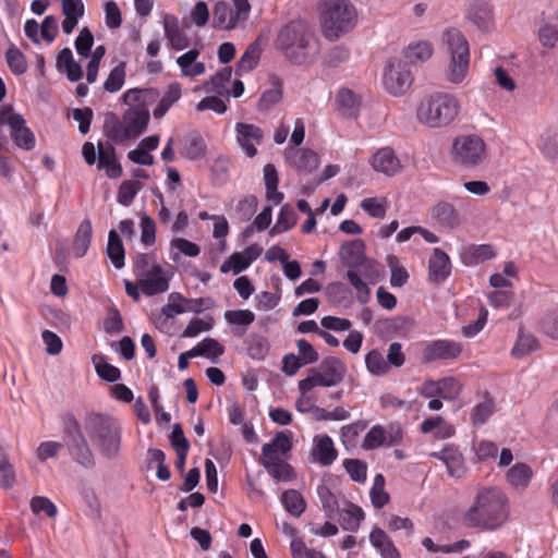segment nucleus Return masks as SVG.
<instances>
[{
  "label": "nucleus",
  "mask_w": 558,
  "mask_h": 558,
  "mask_svg": "<svg viewBox=\"0 0 558 558\" xmlns=\"http://www.w3.org/2000/svg\"><path fill=\"white\" fill-rule=\"evenodd\" d=\"M277 48L295 65H308L318 53V45L311 26L302 20L284 25L276 41Z\"/></svg>",
  "instance_id": "f257e3e1"
},
{
  "label": "nucleus",
  "mask_w": 558,
  "mask_h": 558,
  "mask_svg": "<svg viewBox=\"0 0 558 558\" xmlns=\"http://www.w3.org/2000/svg\"><path fill=\"white\" fill-rule=\"evenodd\" d=\"M507 497L498 488H485L475 497L473 505L463 517L468 527L495 530L507 519Z\"/></svg>",
  "instance_id": "f03ea898"
},
{
  "label": "nucleus",
  "mask_w": 558,
  "mask_h": 558,
  "mask_svg": "<svg viewBox=\"0 0 558 558\" xmlns=\"http://www.w3.org/2000/svg\"><path fill=\"white\" fill-rule=\"evenodd\" d=\"M357 22V12L350 0H322L320 26L326 39L335 41L351 32Z\"/></svg>",
  "instance_id": "7ed1b4c3"
},
{
  "label": "nucleus",
  "mask_w": 558,
  "mask_h": 558,
  "mask_svg": "<svg viewBox=\"0 0 558 558\" xmlns=\"http://www.w3.org/2000/svg\"><path fill=\"white\" fill-rule=\"evenodd\" d=\"M85 429L99 449V452L107 459L118 457L121 445V427L118 421L101 413H89L84 421Z\"/></svg>",
  "instance_id": "20e7f679"
},
{
  "label": "nucleus",
  "mask_w": 558,
  "mask_h": 558,
  "mask_svg": "<svg viewBox=\"0 0 558 558\" xmlns=\"http://www.w3.org/2000/svg\"><path fill=\"white\" fill-rule=\"evenodd\" d=\"M458 99L448 93H434L421 100L416 108L418 123L438 129L449 125L459 114Z\"/></svg>",
  "instance_id": "39448f33"
},
{
  "label": "nucleus",
  "mask_w": 558,
  "mask_h": 558,
  "mask_svg": "<svg viewBox=\"0 0 558 558\" xmlns=\"http://www.w3.org/2000/svg\"><path fill=\"white\" fill-rule=\"evenodd\" d=\"M63 441L71 458L84 466L92 469L95 466V456L87 442L78 421L72 413L63 417Z\"/></svg>",
  "instance_id": "423d86ee"
},
{
  "label": "nucleus",
  "mask_w": 558,
  "mask_h": 558,
  "mask_svg": "<svg viewBox=\"0 0 558 558\" xmlns=\"http://www.w3.org/2000/svg\"><path fill=\"white\" fill-rule=\"evenodd\" d=\"M451 155L456 165L474 169L486 158V144L478 135H461L453 140Z\"/></svg>",
  "instance_id": "0eeeda50"
},
{
  "label": "nucleus",
  "mask_w": 558,
  "mask_h": 558,
  "mask_svg": "<svg viewBox=\"0 0 558 558\" xmlns=\"http://www.w3.org/2000/svg\"><path fill=\"white\" fill-rule=\"evenodd\" d=\"M320 372L311 368L312 375L299 381V390L311 391L316 386L332 387L340 384L347 373L343 362L336 356L325 357L319 365Z\"/></svg>",
  "instance_id": "6e6552de"
},
{
  "label": "nucleus",
  "mask_w": 558,
  "mask_h": 558,
  "mask_svg": "<svg viewBox=\"0 0 558 558\" xmlns=\"http://www.w3.org/2000/svg\"><path fill=\"white\" fill-rule=\"evenodd\" d=\"M0 121L7 122L10 135L15 145L22 149L31 150L35 146V135L22 114L14 112L12 106L5 105L0 108Z\"/></svg>",
  "instance_id": "1a4fd4ad"
},
{
  "label": "nucleus",
  "mask_w": 558,
  "mask_h": 558,
  "mask_svg": "<svg viewBox=\"0 0 558 558\" xmlns=\"http://www.w3.org/2000/svg\"><path fill=\"white\" fill-rule=\"evenodd\" d=\"M442 43L451 54V63L454 69L466 70L469 68V43L463 33L454 27H448L442 33Z\"/></svg>",
  "instance_id": "9d476101"
},
{
  "label": "nucleus",
  "mask_w": 558,
  "mask_h": 558,
  "mask_svg": "<svg viewBox=\"0 0 558 558\" xmlns=\"http://www.w3.org/2000/svg\"><path fill=\"white\" fill-rule=\"evenodd\" d=\"M433 53V47L427 41H421L409 45L402 52L403 59L389 58L386 70H395L396 68L421 66L427 61Z\"/></svg>",
  "instance_id": "9b49d317"
},
{
  "label": "nucleus",
  "mask_w": 558,
  "mask_h": 558,
  "mask_svg": "<svg viewBox=\"0 0 558 558\" xmlns=\"http://www.w3.org/2000/svg\"><path fill=\"white\" fill-rule=\"evenodd\" d=\"M124 138L138 137L142 135L149 123L150 114L145 105L130 107L123 113Z\"/></svg>",
  "instance_id": "f8f14e48"
},
{
  "label": "nucleus",
  "mask_w": 558,
  "mask_h": 558,
  "mask_svg": "<svg viewBox=\"0 0 558 558\" xmlns=\"http://www.w3.org/2000/svg\"><path fill=\"white\" fill-rule=\"evenodd\" d=\"M462 352L460 343L451 340H436L427 344L423 351V362L456 359Z\"/></svg>",
  "instance_id": "ddd939ff"
},
{
  "label": "nucleus",
  "mask_w": 558,
  "mask_h": 558,
  "mask_svg": "<svg viewBox=\"0 0 558 558\" xmlns=\"http://www.w3.org/2000/svg\"><path fill=\"white\" fill-rule=\"evenodd\" d=\"M292 447L291 432H278L270 442L263 445L262 457L258 459V462L278 460L281 456H287L292 450Z\"/></svg>",
  "instance_id": "4468645a"
},
{
  "label": "nucleus",
  "mask_w": 558,
  "mask_h": 558,
  "mask_svg": "<svg viewBox=\"0 0 558 558\" xmlns=\"http://www.w3.org/2000/svg\"><path fill=\"white\" fill-rule=\"evenodd\" d=\"M412 72H383L381 83L385 90L393 96L405 95L413 85Z\"/></svg>",
  "instance_id": "2eb2a0df"
},
{
  "label": "nucleus",
  "mask_w": 558,
  "mask_h": 558,
  "mask_svg": "<svg viewBox=\"0 0 558 558\" xmlns=\"http://www.w3.org/2000/svg\"><path fill=\"white\" fill-rule=\"evenodd\" d=\"M337 110L345 119H356L362 107V98L348 87H342L336 95Z\"/></svg>",
  "instance_id": "dca6fc26"
},
{
  "label": "nucleus",
  "mask_w": 558,
  "mask_h": 558,
  "mask_svg": "<svg viewBox=\"0 0 558 558\" xmlns=\"http://www.w3.org/2000/svg\"><path fill=\"white\" fill-rule=\"evenodd\" d=\"M451 274V262L441 248H434L428 262V277L434 283L444 282Z\"/></svg>",
  "instance_id": "f3484780"
},
{
  "label": "nucleus",
  "mask_w": 558,
  "mask_h": 558,
  "mask_svg": "<svg viewBox=\"0 0 558 558\" xmlns=\"http://www.w3.org/2000/svg\"><path fill=\"white\" fill-rule=\"evenodd\" d=\"M341 263L350 268H356L364 264L365 257V242L362 239H355L344 242L339 251Z\"/></svg>",
  "instance_id": "a211bd4d"
},
{
  "label": "nucleus",
  "mask_w": 558,
  "mask_h": 558,
  "mask_svg": "<svg viewBox=\"0 0 558 558\" xmlns=\"http://www.w3.org/2000/svg\"><path fill=\"white\" fill-rule=\"evenodd\" d=\"M235 130L238 133V142L241 147L245 150L248 157H254L257 154V149L254 144L248 142V140H253L259 144L264 137L263 130L254 124L243 122H238Z\"/></svg>",
  "instance_id": "6ab92c4d"
},
{
  "label": "nucleus",
  "mask_w": 558,
  "mask_h": 558,
  "mask_svg": "<svg viewBox=\"0 0 558 558\" xmlns=\"http://www.w3.org/2000/svg\"><path fill=\"white\" fill-rule=\"evenodd\" d=\"M268 262L279 260L282 264L283 272L290 280H296L302 275L300 263L294 259L290 260L288 253L280 246L275 245L270 247L265 255Z\"/></svg>",
  "instance_id": "aec40b11"
},
{
  "label": "nucleus",
  "mask_w": 558,
  "mask_h": 558,
  "mask_svg": "<svg viewBox=\"0 0 558 558\" xmlns=\"http://www.w3.org/2000/svg\"><path fill=\"white\" fill-rule=\"evenodd\" d=\"M311 456L314 461L327 466L330 465L338 456L332 439L328 435L315 437V445L312 449Z\"/></svg>",
  "instance_id": "412c9836"
},
{
  "label": "nucleus",
  "mask_w": 558,
  "mask_h": 558,
  "mask_svg": "<svg viewBox=\"0 0 558 558\" xmlns=\"http://www.w3.org/2000/svg\"><path fill=\"white\" fill-rule=\"evenodd\" d=\"M371 163L375 171L387 175H393L401 168L399 159L390 147L380 148L373 156Z\"/></svg>",
  "instance_id": "4be33fe9"
},
{
  "label": "nucleus",
  "mask_w": 558,
  "mask_h": 558,
  "mask_svg": "<svg viewBox=\"0 0 558 558\" xmlns=\"http://www.w3.org/2000/svg\"><path fill=\"white\" fill-rule=\"evenodd\" d=\"M468 19L481 31L490 28L494 21L493 8L485 1H474L468 13Z\"/></svg>",
  "instance_id": "5701e85b"
},
{
  "label": "nucleus",
  "mask_w": 558,
  "mask_h": 558,
  "mask_svg": "<svg viewBox=\"0 0 558 558\" xmlns=\"http://www.w3.org/2000/svg\"><path fill=\"white\" fill-rule=\"evenodd\" d=\"M432 456L440 459L447 466V471L452 477H461L465 472L462 454L456 448L446 447L440 452H434Z\"/></svg>",
  "instance_id": "b1692460"
},
{
  "label": "nucleus",
  "mask_w": 558,
  "mask_h": 558,
  "mask_svg": "<svg viewBox=\"0 0 558 558\" xmlns=\"http://www.w3.org/2000/svg\"><path fill=\"white\" fill-rule=\"evenodd\" d=\"M267 473L277 482H291L296 478L293 466L279 458L278 460H265L258 462Z\"/></svg>",
  "instance_id": "393cba45"
},
{
  "label": "nucleus",
  "mask_w": 558,
  "mask_h": 558,
  "mask_svg": "<svg viewBox=\"0 0 558 558\" xmlns=\"http://www.w3.org/2000/svg\"><path fill=\"white\" fill-rule=\"evenodd\" d=\"M432 216L441 226L453 229L461 223V216L456 207L449 203L441 201L432 209Z\"/></svg>",
  "instance_id": "a878e982"
},
{
  "label": "nucleus",
  "mask_w": 558,
  "mask_h": 558,
  "mask_svg": "<svg viewBox=\"0 0 558 558\" xmlns=\"http://www.w3.org/2000/svg\"><path fill=\"white\" fill-rule=\"evenodd\" d=\"M240 24L234 16L233 9L225 1L215 4L213 12V26L220 29H234Z\"/></svg>",
  "instance_id": "bb28decb"
},
{
  "label": "nucleus",
  "mask_w": 558,
  "mask_h": 558,
  "mask_svg": "<svg viewBox=\"0 0 558 558\" xmlns=\"http://www.w3.org/2000/svg\"><path fill=\"white\" fill-rule=\"evenodd\" d=\"M369 541L380 551L383 558H401L391 538L380 527H374L371 531Z\"/></svg>",
  "instance_id": "cd10ccee"
},
{
  "label": "nucleus",
  "mask_w": 558,
  "mask_h": 558,
  "mask_svg": "<svg viewBox=\"0 0 558 558\" xmlns=\"http://www.w3.org/2000/svg\"><path fill=\"white\" fill-rule=\"evenodd\" d=\"M163 28L167 39L172 48L182 50L187 47L189 39L184 32L180 29L178 19L173 15H166L163 19Z\"/></svg>",
  "instance_id": "c85d7f7f"
},
{
  "label": "nucleus",
  "mask_w": 558,
  "mask_h": 558,
  "mask_svg": "<svg viewBox=\"0 0 558 558\" xmlns=\"http://www.w3.org/2000/svg\"><path fill=\"white\" fill-rule=\"evenodd\" d=\"M330 303L349 308L352 305V291L343 282H331L325 288Z\"/></svg>",
  "instance_id": "c756f323"
},
{
  "label": "nucleus",
  "mask_w": 558,
  "mask_h": 558,
  "mask_svg": "<svg viewBox=\"0 0 558 558\" xmlns=\"http://www.w3.org/2000/svg\"><path fill=\"white\" fill-rule=\"evenodd\" d=\"M106 254L117 269H121L124 266V246L119 233L114 229L108 232Z\"/></svg>",
  "instance_id": "7c9ffc66"
},
{
  "label": "nucleus",
  "mask_w": 558,
  "mask_h": 558,
  "mask_svg": "<svg viewBox=\"0 0 558 558\" xmlns=\"http://www.w3.org/2000/svg\"><path fill=\"white\" fill-rule=\"evenodd\" d=\"M291 165L299 171L311 173L319 166V156L310 148L295 150L291 157Z\"/></svg>",
  "instance_id": "2f4dec72"
},
{
  "label": "nucleus",
  "mask_w": 558,
  "mask_h": 558,
  "mask_svg": "<svg viewBox=\"0 0 558 558\" xmlns=\"http://www.w3.org/2000/svg\"><path fill=\"white\" fill-rule=\"evenodd\" d=\"M495 257L494 247L489 244L470 245L461 255L463 264L477 265Z\"/></svg>",
  "instance_id": "473e14b6"
},
{
  "label": "nucleus",
  "mask_w": 558,
  "mask_h": 558,
  "mask_svg": "<svg viewBox=\"0 0 558 558\" xmlns=\"http://www.w3.org/2000/svg\"><path fill=\"white\" fill-rule=\"evenodd\" d=\"M225 318L228 324L236 325L233 329L235 336L241 337L246 332V327L255 320V315L250 310L227 311Z\"/></svg>",
  "instance_id": "72a5a7b5"
},
{
  "label": "nucleus",
  "mask_w": 558,
  "mask_h": 558,
  "mask_svg": "<svg viewBox=\"0 0 558 558\" xmlns=\"http://www.w3.org/2000/svg\"><path fill=\"white\" fill-rule=\"evenodd\" d=\"M271 77V88L266 89L257 104L258 111H268L282 99V81L274 75Z\"/></svg>",
  "instance_id": "f704fd0d"
},
{
  "label": "nucleus",
  "mask_w": 558,
  "mask_h": 558,
  "mask_svg": "<svg viewBox=\"0 0 558 558\" xmlns=\"http://www.w3.org/2000/svg\"><path fill=\"white\" fill-rule=\"evenodd\" d=\"M206 149L203 137L197 133H193L185 137L180 154L186 159L198 160L206 155Z\"/></svg>",
  "instance_id": "c9c22d12"
},
{
  "label": "nucleus",
  "mask_w": 558,
  "mask_h": 558,
  "mask_svg": "<svg viewBox=\"0 0 558 558\" xmlns=\"http://www.w3.org/2000/svg\"><path fill=\"white\" fill-rule=\"evenodd\" d=\"M296 221L298 214L295 213L294 208L289 204L282 205L277 222L269 230V235L274 236L290 230L296 225Z\"/></svg>",
  "instance_id": "e433bc0d"
},
{
  "label": "nucleus",
  "mask_w": 558,
  "mask_h": 558,
  "mask_svg": "<svg viewBox=\"0 0 558 558\" xmlns=\"http://www.w3.org/2000/svg\"><path fill=\"white\" fill-rule=\"evenodd\" d=\"M364 518L365 513L363 509L348 501V508L343 510V513L340 515V524L345 531L356 532Z\"/></svg>",
  "instance_id": "4c0bfd02"
},
{
  "label": "nucleus",
  "mask_w": 558,
  "mask_h": 558,
  "mask_svg": "<svg viewBox=\"0 0 558 558\" xmlns=\"http://www.w3.org/2000/svg\"><path fill=\"white\" fill-rule=\"evenodd\" d=\"M92 234H93V227H92V222L89 219H84L77 230H76V233H75V236H74V248L76 250V256L77 257H82L86 254L89 245H90V241H92Z\"/></svg>",
  "instance_id": "58836bf2"
},
{
  "label": "nucleus",
  "mask_w": 558,
  "mask_h": 558,
  "mask_svg": "<svg viewBox=\"0 0 558 558\" xmlns=\"http://www.w3.org/2000/svg\"><path fill=\"white\" fill-rule=\"evenodd\" d=\"M532 475V469L527 464L517 463L508 470L506 476L513 487L524 489L529 485Z\"/></svg>",
  "instance_id": "ea45409f"
},
{
  "label": "nucleus",
  "mask_w": 558,
  "mask_h": 558,
  "mask_svg": "<svg viewBox=\"0 0 558 558\" xmlns=\"http://www.w3.org/2000/svg\"><path fill=\"white\" fill-rule=\"evenodd\" d=\"M92 361L95 365V369L97 375L108 383H116L120 379L121 373L120 369L110 363H108L107 357L102 354H94L92 356Z\"/></svg>",
  "instance_id": "a19ab883"
},
{
  "label": "nucleus",
  "mask_w": 558,
  "mask_h": 558,
  "mask_svg": "<svg viewBox=\"0 0 558 558\" xmlns=\"http://www.w3.org/2000/svg\"><path fill=\"white\" fill-rule=\"evenodd\" d=\"M281 501L286 510L294 517H300L306 509V501L296 489L284 490Z\"/></svg>",
  "instance_id": "79ce46f5"
},
{
  "label": "nucleus",
  "mask_w": 558,
  "mask_h": 558,
  "mask_svg": "<svg viewBox=\"0 0 558 558\" xmlns=\"http://www.w3.org/2000/svg\"><path fill=\"white\" fill-rule=\"evenodd\" d=\"M124 124L121 122L118 114L114 112H107L104 120V133L113 142L122 143L126 141L123 136Z\"/></svg>",
  "instance_id": "37998d69"
},
{
  "label": "nucleus",
  "mask_w": 558,
  "mask_h": 558,
  "mask_svg": "<svg viewBox=\"0 0 558 558\" xmlns=\"http://www.w3.org/2000/svg\"><path fill=\"white\" fill-rule=\"evenodd\" d=\"M15 483V469L9 460L5 449L0 446V487L10 489Z\"/></svg>",
  "instance_id": "c03bdc74"
},
{
  "label": "nucleus",
  "mask_w": 558,
  "mask_h": 558,
  "mask_svg": "<svg viewBox=\"0 0 558 558\" xmlns=\"http://www.w3.org/2000/svg\"><path fill=\"white\" fill-rule=\"evenodd\" d=\"M244 343L246 344L247 354L254 360H263L268 354L269 342L264 336L250 335Z\"/></svg>",
  "instance_id": "a18cd8bd"
},
{
  "label": "nucleus",
  "mask_w": 558,
  "mask_h": 558,
  "mask_svg": "<svg viewBox=\"0 0 558 558\" xmlns=\"http://www.w3.org/2000/svg\"><path fill=\"white\" fill-rule=\"evenodd\" d=\"M262 56L260 40L256 39L248 45L238 62V70H254L259 64Z\"/></svg>",
  "instance_id": "49530a36"
},
{
  "label": "nucleus",
  "mask_w": 558,
  "mask_h": 558,
  "mask_svg": "<svg viewBox=\"0 0 558 558\" xmlns=\"http://www.w3.org/2000/svg\"><path fill=\"white\" fill-rule=\"evenodd\" d=\"M140 287L147 296L163 293L169 289V279L167 277H149L148 275L140 278Z\"/></svg>",
  "instance_id": "de8ad7c7"
},
{
  "label": "nucleus",
  "mask_w": 558,
  "mask_h": 558,
  "mask_svg": "<svg viewBox=\"0 0 558 558\" xmlns=\"http://www.w3.org/2000/svg\"><path fill=\"white\" fill-rule=\"evenodd\" d=\"M538 349V341L533 335H525L523 328H519L518 340L512 348L511 354L514 357H522Z\"/></svg>",
  "instance_id": "09e8293b"
},
{
  "label": "nucleus",
  "mask_w": 558,
  "mask_h": 558,
  "mask_svg": "<svg viewBox=\"0 0 558 558\" xmlns=\"http://www.w3.org/2000/svg\"><path fill=\"white\" fill-rule=\"evenodd\" d=\"M317 495L319 497L326 517L329 519H333L336 513L339 512V504L337 497L326 485L318 486Z\"/></svg>",
  "instance_id": "8fccbe9b"
},
{
  "label": "nucleus",
  "mask_w": 558,
  "mask_h": 558,
  "mask_svg": "<svg viewBox=\"0 0 558 558\" xmlns=\"http://www.w3.org/2000/svg\"><path fill=\"white\" fill-rule=\"evenodd\" d=\"M142 187L143 184L138 180L123 181L118 190V202L123 206H130Z\"/></svg>",
  "instance_id": "3c124183"
},
{
  "label": "nucleus",
  "mask_w": 558,
  "mask_h": 558,
  "mask_svg": "<svg viewBox=\"0 0 558 558\" xmlns=\"http://www.w3.org/2000/svg\"><path fill=\"white\" fill-rule=\"evenodd\" d=\"M387 264L391 270L390 284L397 288L403 287L409 280V274L407 269L399 264V258L390 254L387 256Z\"/></svg>",
  "instance_id": "603ef678"
},
{
  "label": "nucleus",
  "mask_w": 558,
  "mask_h": 558,
  "mask_svg": "<svg viewBox=\"0 0 558 558\" xmlns=\"http://www.w3.org/2000/svg\"><path fill=\"white\" fill-rule=\"evenodd\" d=\"M372 505L380 509L390 500V496L385 492V477L383 474H377L374 478L373 487L369 492Z\"/></svg>",
  "instance_id": "864d4df0"
},
{
  "label": "nucleus",
  "mask_w": 558,
  "mask_h": 558,
  "mask_svg": "<svg viewBox=\"0 0 558 558\" xmlns=\"http://www.w3.org/2000/svg\"><path fill=\"white\" fill-rule=\"evenodd\" d=\"M461 392V386L453 377H446L437 381L436 396L445 400H453Z\"/></svg>",
  "instance_id": "5fc2aeb1"
},
{
  "label": "nucleus",
  "mask_w": 558,
  "mask_h": 558,
  "mask_svg": "<svg viewBox=\"0 0 558 558\" xmlns=\"http://www.w3.org/2000/svg\"><path fill=\"white\" fill-rule=\"evenodd\" d=\"M495 411V402L493 398L486 395V398L483 402L478 403L472 413V423L474 426L483 425L487 422L490 415Z\"/></svg>",
  "instance_id": "6e6d98bb"
},
{
  "label": "nucleus",
  "mask_w": 558,
  "mask_h": 558,
  "mask_svg": "<svg viewBox=\"0 0 558 558\" xmlns=\"http://www.w3.org/2000/svg\"><path fill=\"white\" fill-rule=\"evenodd\" d=\"M366 367L373 375H383L389 371V366L378 350L369 351L365 356Z\"/></svg>",
  "instance_id": "4d7b16f0"
},
{
  "label": "nucleus",
  "mask_w": 558,
  "mask_h": 558,
  "mask_svg": "<svg viewBox=\"0 0 558 558\" xmlns=\"http://www.w3.org/2000/svg\"><path fill=\"white\" fill-rule=\"evenodd\" d=\"M347 278L349 282L352 284V287L356 290L357 295L356 299L361 304H366L369 300L371 290L366 282H364L359 274L353 270L349 269L347 271Z\"/></svg>",
  "instance_id": "13d9d810"
},
{
  "label": "nucleus",
  "mask_w": 558,
  "mask_h": 558,
  "mask_svg": "<svg viewBox=\"0 0 558 558\" xmlns=\"http://www.w3.org/2000/svg\"><path fill=\"white\" fill-rule=\"evenodd\" d=\"M343 466L352 481L363 483L366 480L367 465L359 459H345Z\"/></svg>",
  "instance_id": "bf43d9fd"
},
{
  "label": "nucleus",
  "mask_w": 558,
  "mask_h": 558,
  "mask_svg": "<svg viewBox=\"0 0 558 558\" xmlns=\"http://www.w3.org/2000/svg\"><path fill=\"white\" fill-rule=\"evenodd\" d=\"M386 441V432L380 425L373 426L364 437L362 448L365 450H373Z\"/></svg>",
  "instance_id": "052dcab7"
},
{
  "label": "nucleus",
  "mask_w": 558,
  "mask_h": 558,
  "mask_svg": "<svg viewBox=\"0 0 558 558\" xmlns=\"http://www.w3.org/2000/svg\"><path fill=\"white\" fill-rule=\"evenodd\" d=\"M29 506L35 514L45 512L49 518H54L58 513L57 507L47 497L35 496L31 499Z\"/></svg>",
  "instance_id": "680f3d73"
},
{
  "label": "nucleus",
  "mask_w": 558,
  "mask_h": 558,
  "mask_svg": "<svg viewBox=\"0 0 558 558\" xmlns=\"http://www.w3.org/2000/svg\"><path fill=\"white\" fill-rule=\"evenodd\" d=\"M232 72H216L214 76H211L210 82L207 85H210V92L216 93L219 96H229L230 92L227 87V84L231 80Z\"/></svg>",
  "instance_id": "e2e57ef3"
},
{
  "label": "nucleus",
  "mask_w": 558,
  "mask_h": 558,
  "mask_svg": "<svg viewBox=\"0 0 558 558\" xmlns=\"http://www.w3.org/2000/svg\"><path fill=\"white\" fill-rule=\"evenodd\" d=\"M94 45V36L92 32L84 27L75 39L76 52L84 58L89 57L92 47Z\"/></svg>",
  "instance_id": "0e129e2a"
},
{
  "label": "nucleus",
  "mask_w": 558,
  "mask_h": 558,
  "mask_svg": "<svg viewBox=\"0 0 558 558\" xmlns=\"http://www.w3.org/2000/svg\"><path fill=\"white\" fill-rule=\"evenodd\" d=\"M349 58V50L345 47L337 46L328 52L325 62L329 68H340L347 64Z\"/></svg>",
  "instance_id": "69168bd1"
},
{
  "label": "nucleus",
  "mask_w": 558,
  "mask_h": 558,
  "mask_svg": "<svg viewBox=\"0 0 558 558\" xmlns=\"http://www.w3.org/2000/svg\"><path fill=\"white\" fill-rule=\"evenodd\" d=\"M124 329L122 316L117 307H110L108 317L104 320L106 333H119Z\"/></svg>",
  "instance_id": "338daca9"
},
{
  "label": "nucleus",
  "mask_w": 558,
  "mask_h": 558,
  "mask_svg": "<svg viewBox=\"0 0 558 558\" xmlns=\"http://www.w3.org/2000/svg\"><path fill=\"white\" fill-rule=\"evenodd\" d=\"M542 141L543 153L551 160L558 159V133L548 131Z\"/></svg>",
  "instance_id": "774afa93"
}]
</instances>
